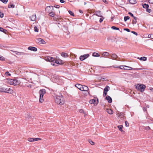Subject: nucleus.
Returning <instances> with one entry per match:
<instances>
[{"mask_svg":"<svg viewBox=\"0 0 153 153\" xmlns=\"http://www.w3.org/2000/svg\"><path fill=\"white\" fill-rule=\"evenodd\" d=\"M63 97L62 95L61 96H56L54 97L55 101L56 103L59 105H63L64 103L63 100Z\"/></svg>","mask_w":153,"mask_h":153,"instance_id":"obj_1","label":"nucleus"},{"mask_svg":"<svg viewBox=\"0 0 153 153\" xmlns=\"http://www.w3.org/2000/svg\"><path fill=\"white\" fill-rule=\"evenodd\" d=\"M46 93V91L45 89H43L40 90L39 91V93L40 94L39 101L41 103H42L44 101L43 97L44 95Z\"/></svg>","mask_w":153,"mask_h":153,"instance_id":"obj_2","label":"nucleus"},{"mask_svg":"<svg viewBox=\"0 0 153 153\" xmlns=\"http://www.w3.org/2000/svg\"><path fill=\"white\" fill-rule=\"evenodd\" d=\"M13 91L10 88H6L0 86V92L8 93L11 94L12 93Z\"/></svg>","mask_w":153,"mask_h":153,"instance_id":"obj_3","label":"nucleus"},{"mask_svg":"<svg viewBox=\"0 0 153 153\" xmlns=\"http://www.w3.org/2000/svg\"><path fill=\"white\" fill-rule=\"evenodd\" d=\"M120 67L119 68L120 69L126 70H138L142 69L141 68H133L131 67L128 66L126 65H121L120 66Z\"/></svg>","mask_w":153,"mask_h":153,"instance_id":"obj_4","label":"nucleus"},{"mask_svg":"<svg viewBox=\"0 0 153 153\" xmlns=\"http://www.w3.org/2000/svg\"><path fill=\"white\" fill-rule=\"evenodd\" d=\"M89 102L91 104H94V105H97L99 102L98 99L97 97H94V99L90 100Z\"/></svg>","mask_w":153,"mask_h":153,"instance_id":"obj_5","label":"nucleus"},{"mask_svg":"<svg viewBox=\"0 0 153 153\" xmlns=\"http://www.w3.org/2000/svg\"><path fill=\"white\" fill-rule=\"evenodd\" d=\"M146 88V86L144 85H140L139 86L136 87V89L137 90L141 92H143L144 91Z\"/></svg>","mask_w":153,"mask_h":153,"instance_id":"obj_6","label":"nucleus"},{"mask_svg":"<svg viewBox=\"0 0 153 153\" xmlns=\"http://www.w3.org/2000/svg\"><path fill=\"white\" fill-rule=\"evenodd\" d=\"M45 10L47 13H49L54 10L53 7L52 6H47L45 8Z\"/></svg>","mask_w":153,"mask_h":153,"instance_id":"obj_7","label":"nucleus"},{"mask_svg":"<svg viewBox=\"0 0 153 153\" xmlns=\"http://www.w3.org/2000/svg\"><path fill=\"white\" fill-rule=\"evenodd\" d=\"M36 42L40 44H45L46 42L41 38H38L36 39Z\"/></svg>","mask_w":153,"mask_h":153,"instance_id":"obj_8","label":"nucleus"},{"mask_svg":"<svg viewBox=\"0 0 153 153\" xmlns=\"http://www.w3.org/2000/svg\"><path fill=\"white\" fill-rule=\"evenodd\" d=\"M110 89L108 85H106L104 88L103 91V96L105 97L107 94V92Z\"/></svg>","mask_w":153,"mask_h":153,"instance_id":"obj_9","label":"nucleus"},{"mask_svg":"<svg viewBox=\"0 0 153 153\" xmlns=\"http://www.w3.org/2000/svg\"><path fill=\"white\" fill-rule=\"evenodd\" d=\"M89 56L88 54H86L83 55H81L79 57L80 60L81 61H83L87 58Z\"/></svg>","mask_w":153,"mask_h":153,"instance_id":"obj_10","label":"nucleus"},{"mask_svg":"<svg viewBox=\"0 0 153 153\" xmlns=\"http://www.w3.org/2000/svg\"><path fill=\"white\" fill-rule=\"evenodd\" d=\"M46 60L49 62H53L55 60V58L51 56L47 57Z\"/></svg>","mask_w":153,"mask_h":153,"instance_id":"obj_11","label":"nucleus"},{"mask_svg":"<svg viewBox=\"0 0 153 153\" xmlns=\"http://www.w3.org/2000/svg\"><path fill=\"white\" fill-rule=\"evenodd\" d=\"M28 49L29 50L33 51H37V49L36 48L34 47H32L31 46L28 47Z\"/></svg>","mask_w":153,"mask_h":153,"instance_id":"obj_12","label":"nucleus"},{"mask_svg":"<svg viewBox=\"0 0 153 153\" xmlns=\"http://www.w3.org/2000/svg\"><path fill=\"white\" fill-rule=\"evenodd\" d=\"M105 99L107 100L109 103H111L112 102V101L111 98L108 95H107L106 96Z\"/></svg>","mask_w":153,"mask_h":153,"instance_id":"obj_13","label":"nucleus"},{"mask_svg":"<svg viewBox=\"0 0 153 153\" xmlns=\"http://www.w3.org/2000/svg\"><path fill=\"white\" fill-rule=\"evenodd\" d=\"M30 18L31 21H35L36 20V15H33L30 17Z\"/></svg>","mask_w":153,"mask_h":153,"instance_id":"obj_14","label":"nucleus"},{"mask_svg":"<svg viewBox=\"0 0 153 153\" xmlns=\"http://www.w3.org/2000/svg\"><path fill=\"white\" fill-rule=\"evenodd\" d=\"M82 88L81 91H88V87L86 85H82Z\"/></svg>","mask_w":153,"mask_h":153,"instance_id":"obj_15","label":"nucleus"},{"mask_svg":"<svg viewBox=\"0 0 153 153\" xmlns=\"http://www.w3.org/2000/svg\"><path fill=\"white\" fill-rule=\"evenodd\" d=\"M82 85L81 84H76L75 85V86L77 88H78L81 91L82 90Z\"/></svg>","mask_w":153,"mask_h":153,"instance_id":"obj_16","label":"nucleus"},{"mask_svg":"<svg viewBox=\"0 0 153 153\" xmlns=\"http://www.w3.org/2000/svg\"><path fill=\"white\" fill-rule=\"evenodd\" d=\"M13 85H18L19 84V82L16 79H13Z\"/></svg>","mask_w":153,"mask_h":153,"instance_id":"obj_17","label":"nucleus"},{"mask_svg":"<svg viewBox=\"0 0 153 153\" xmlns=\"http://www.w3.org/2000/svg\"><path fill=\"white\" fill-rule=\"evenodd\" d=\"M118 127L121 131L123 133H124L125 132L123 130V126L122 125H120L118 126Z\"/></svg>","mask_w":153,"mask_h":153,"instance_id":"obj_18","label":"nucleus"},{"mask_svg":"<svg viewBox=\"0 0 153 153\" xmlns=\"http://www.w3.org/2000/svg\"><path fill=\"white\" fill-rule=\"evenodd\" d=\"M13 79H7V82L8 83L10 84V85H13Z\"/></svg>","mask_w":153,"mask_h":153,"instance_id":"obj_19","label":"nucleus"},{"mask_svg":"<svg viewBox=\"0 0 153 153\" xmlns=\"http://www.w3.org/2000/svg\"><path fill=\"white\" fill-rule=\"evenodd\" d=\"M111 57L113 59L116 60L117 57V55L115 53L112 54L111 56Z\"/></svg>","mask_w":153,"mask_h":153,"instance_id":"obj_20","label":"nucleus"},{"mask_svg":"<svg viewBox=\"0 0 153 153\" xmlns=\"http://www.w3.org/2000/svg\"><path fill=\"white\" fill-rule=\"evenodd\" d=\"M128 1L129 3L131 4H134L137 3L136 0H128Z\"/></svg>","mask_w":153,"mask_h":153,"instance_id":"obj_21","label":"nucleus"},{"mask_svg":"<svg viewBox=\"0 0 153 153\" xmlns=\"http://www.w3.org/2000/svg\"><path fill=\"white\" fill-rule=\"evenodd\" d=\"M0 31L3 32L6 34L7 32V31L6 29L0 27Z\"/></svg>","mask_w":153,"mask_h":153,"instance_id":"obj_22","label":"nucleus"},{"mask_svg":"<svg viewBox=\"0 0 153 153\" xmlns=\"http://www.w3.org/2000/svg\"><path fill=\"white\" fill-rule=\"evenodd\" d=\"M137 58L140 60H142L143 61H145L147 59V58L145 56L142 57L140 58L138 57Z\"/></svg>","mask_w":153,"mask_h":153,"instance_id":"obj_23","label":"nucleus"},{"mask_svg":"<svg viewBox=\"0 0 153 153\" xmlns=\"http://www.w3.org/2000/svg\"><path fill=\"white\" fill-rule=\"evenodd\" d=\"M134 20H133L132 22V24H136L137 22V20L138 19V18L137 17H134Z\"/></svg>","mask_w":153,"mask_h":153,"instance_id":"obj_24","label":"nucleus"},{"mask_svg":"<svg viewBox=\"0 0 153 153\" xmlns=\"http://www.w3.org/2000/svg\"><path fill=\"white\" fill-rule=\"evenodd\" d=\"M107 112L110 114H112L113 113V111L111 109H107L106 110Z\"/></svg>","mask_w":153,"mask_h":153,"instance_id":"obj_25","label":"nucleus"},{"mask_svg":"<svg viewBox=\"0 0 153 153\" xmlns=\"http://www.w3.org/2000/svg\"><path fill=\"white\" fill-rule=\"evenodd\" d=\"M55 15V13L53 11L49 13L48 15L52 17H54Z\"/></svg>","mask_w":153,"mask_h":153,"instance_id":"obj_26","label":"nucleus"},{"mask_svg":"<svg viewBox=\"0 0 153 153\" xmlns=\"http://www.w3.org/2000/svg\"><path fill=\"white\" fill-rule=\"evenodd\" d=\"M55 62H53V63H51V64L53 65H55V64H54V63H55L56 64H61V63H60L59 62V61L58 60H55H55H54Z\"/></svg>","mask_w":153,"mask_h":153,"instance_id":"obj_27","label":"nucleus"},{"mask_svg":"<svg viewBox=\"0 0 153 153\" xmlns=\"http://www.w3.org/2000/svg\"><path fill=\"white\" fill-rule=\"evenodd\" d=\"M15 7V5L13 4H12L10 3L8 4V7L9 8H13Z\"/></svg>","mask_w":153,"mask_h":153,"instance_id":"obj_28","label":"nucleus"},{"mask_svg":"<svg viewBox=\"0 0 153 153\" xmlns=\"http://www.w3.org/2000/svg\"><path fill=\"white\" fill-rule=\"evenodd\" d=\"M92 56L94 57H99L100 56L99 53L95 52H94L93 53Z\"/></svg>","mask_w":153,"mask_h":153,"instance_id":"obj_29","label":"nucleus"},{"mask_svg":"<svg viewBox=\"0 0 153 153\" xmlns=\"http://www.w3.org/2000/svg\"><path fill=\"white\" fill-rule=\"evenodd\" d=\"M149 7V6L148 4H143V7L144 8H148Z\"/></svg>","mask_w":153,"mask_h":153,"instance_id":"obj_30","label":"nucleus"},{"mask_svg":"<svg viewBox=\"0 0 153 153\" xmlns=\"http://www.w3.org/2000/svg\"><path fill=\"white\" fill-rule=\"evenodd\" d=\"M61 55L63 57H67L68 56V54L67 53L62 52L61 53Z\"/></svg>","mask_w":153,"mask_h":153,"instance_id":"obj_31","label":"nucleus"},{"mask_svg":"<svg viewBox=\"0 0 153 153\" xmlns=\"http://www.w3.org/2000/svg\"><path fill=\"white\" fill-rule=\"evenodd\" d=\"M109 55V53L107 52H104L102 53V55L103 56H108Z\"/></svg>","mask_w":153,"mask_h":153,"instance_id":"obj_32","label":"nucleus"},{"mask_svg":"<svg viewBox=\"0 0 153 153\" xmlns=\"http://www.w3.org/2000/svg\"><path fill=\"white\" fill-rule=\"evenodd\" d=\"M96 15L98 16H100L101 17V18H100V19L99 22L100 23H101L102 22V21L104 19V17L102 16H100L98 15L97 14H96Z\"/></svg>","mask_w":153,"mask_h":153,"instance_id":"obj_33","label":"nucleus"},{"mask_svg":"<svg viewBox=\"0 0 153 153\" xmlns=\"http://www.w3.org/2000/svg\"><path fill=\"white\" fill-rule=\"evenodd\" d=\"M130 19V17L129 16H125L124 18V20L125 22L126 21Z\"/></svg>","mask_w":153,"mask_h":153,"instance_id":"obj_34","label":"nucleus"},{"mask_svg":"<svg viewBox=\"0 0 153 153\" xmlns=\"http://www.w3.org/2000/svg\"><path fill=\"white\" fill-rule=\"evenodd\" d=\"M111 28L114 30H119V28L114 26L111 27Z\"/></svg>","mask_w":153,"mask_h":153,"instance_id":"obj_35","label":"nucleus"},{"mask_svg":"<svg viewBox=\"0 0 153 153\" xmlns=\"http://www.w3.org/2000/svg\"><path fill=\"white\" fill-rule=\"evenodd\" d=\"M68 12L71 16H74V13L71 11L69 10L68 11Z\"/></svg>","mask_w":153,"mask_h":153,"instance_id":"obj_36","label":"nucleus"},{"mask_svg":"<svg viewBox=\"0 0 153 153\" xmlns=\"http://www.w3.org/2000/svg\"><path fill=\"white\" fill-rule=\"evenodd\" d=\"M148 37L153 39V33L149 34L148 36Z\"/></svg>","mask_w":153,"mask_h":153,"instance_id":"obj_37","label":"nucleus"},{"mask_svg":"<svg viewBox=\"0 0 153 153\" xmlns=\"http://www.w3.org/2000/svg\"><path fill=\"white\" fill-rule=\"evenodd\" d=\"M33 139V138H29L28 139V141L30 142H34V140Z\"/></svg>","mask_w":153,"mask_h":153,"instance_id":"obj_38","label":"nucleus"},{"mask_svg":"<svg viewBox=\"0 0 153 153\" xmlns=\"http://www.w3.org/2000/svg\"><path fill=\"white\" fill-rule=\"evenodd\" d=\"M34 140V141H38L39 140H41V139L39 138H33V139Z\"/></svg>","mask_w":153,"mask_h":153,"instance_id":"obj_39","label":"nucleus"},{"mask_svg":"<svg viewBox=\"0 0 153 153\" xmlns=\"http://www.w3.org/2000/svg\"><path fill=\"white\" fill-rule=\"evenodd\" d=\"M13 52L15 54H16L17 55H21L20 52L16 51H14Z\"/></svg>","mask_w":153,"mask_h":153,"instance_id":"obj_40","label":"nucleus"},{"mask_svg":"<svg viewBox=\"0 0 153 153\" xmlns=\"http://www.w3.org/2000/svg\"><path fill=\"white\" fill-rule=\"evenodd\" d=\"M79 112L80 113H83L85 115L86 114V113L85 112V111H83V110L82 109H81L79 110Z\"/></svg>","mask_w":153,"mask_h":153,"instance_id":"obj_41","label":"nucleus"},{"mask_svg":"<svg viewBox=\"0 0 153 153\" xmlns=\"http://www.w3.org/2000/svg\"><path fill=\"white\" fill-rule=\"evenodd\" d=\"M144 129L146 130H149L151 129L150 128L149 126L144 127Z\"/></svg>","mask_w":153,"mask_h":153,"instance_id":"obj_42","label":"nucleus"},{"mask_svg":"<svg viewBox=\"0 0 153 153\" xmlns=\"http://www.w3.org/2000/svg\"><path fill=\"white\" fill-rule=\"evenodd\" d=\"M34 31L36 32H38L39 31V29L37 27L35 26L34 27Z\"/></svg>","mask_w":153,"mask_h":153,"instance_id":"obj_43","label":"nucleus"},{"mask_svg":"<svg viewBox=\"0 0 153 153\" xmlns=\"http://www.w3.org/2000/svg\"><path fill=\"white\" fill-rule=\"evenodd\" d=\"M113 38L115 39V38H114L113 37H109V38H108V39L109 41L110 40H111V42H114V41H112V39ZM114 41H115V40H114Z\"/></svg>","mask_w":153,"mask_h":153,"instance_id":"obj_44","label":"nucleus"},{"mask_svg":"<svg viewBox=\"0 0 153 153\" xmlns=\"http://www.w3.org/2000/svg\"><path fill=\"white\" fill-rule=\"evenodd\" d=\"M0 60L1 61H4L5 58L3 56L0 55Z\"/></svg>","mask_w":153,"mask_h":153,"instance_id":"obj_45","label":"nucleus"},{"mask_svg":"<svg viewBox=\"0 0 153 153\" xmlns=\"http://www.w3.org/2000/svg\"><path fill=\"white\" fill-rule=\"evenodd\" d=\"M125 126L126 127H128L129 126V124L127 121H125Z\"/></svg>","mask_w":153,"mask_h":153,"instance_id":"obj_46","label":"nucleus"},{"mask_svg":"<svg viewBox=\"0 0 153 153\" xmlns=\"http://www.w3.org/2000/svg\"><path fill=\"white\" fill-rule=\"evenodd\" d=\"M89 142L91 145H93L94 144V143L91 140H89Z\"/></svg>","mask_w":153,"mask_h":153,"instance_id":"obj_47","label":"nucleus"},{"mask_svg":"<svg viewBox=\"0 0 153 153\" xmlns=\"http://www.w3.org/2000/svg\"><path fill=\"white\" fill-rule=\"evenodd\" d=\"M128 14L130 15L133 18L135 16H134V15L131 12H129L128 13Z\"/></svg>","mask_w":153,"mask_h":153,"instance_id":"obj_48","label":"nucleus"},{"mask_svg":"<svg viewBox=\"0 0 153 153\" xmlns=\"http://www.w3.org/2000/svg\"><path fill=\"white\" fill-rule=\"evenodd\" d=\"M4 4H6L8 1V0H0Z\"/></svg>","mask_w":153,"mask_h":153,"instance_id":"obj_49","label":"nucleus"},{"mask_svg":"<svg viewBox=\"0 0 153 153\" xmlns=\"http://www.w3.org/2000/svg\"><path fill=\"white\" fill-rule=\"evenodd\" d=\"M146 9V11L147 12L150 13L152 11V10L151 9H149V8H147Z\"/></svg>","mask_w":153,"mask_h":153,"instance_id":"obj_50","label":"nucleus"},{"mask_svg":"<svg viewBox=\"0 0 153 153\" xmlns=\"http://www.w3.org/2000/svg\"><path fill=\"white\" fill-rule=\"evenodd\" d=\"M20 53L21 55H27L29 54L27 53H24L23 52H20Z\"/></svg>","mask_w":153,"mask_h":153,"instance_id":"obj_51","label":"nucleus"},{"mask_svg":"<svg viewBox=\"0 0 153 153\" xmlns=\"http://www.w3.org/2000/svg\"><path fill=\"white\" fill-rule=\"evenodd\" d=\"M4 16V13L2 12H0V17L3 18Z\"/></svg>","mask_w":153,"mask_h":153,"instance_id":"obj_52","label":"nucleus"},{"mask_svg":"<svg viewBox=\"0 0 153 153\" xmlns=\"http://www.w3.org/2000/svg\"><path fill=\"white\" fill-rule=\"evenodd\" d=\"M5 74L7 76H10L11 75V74L9 73L8 71H7L5 73Z\"/></svg>","mask_w":153,"mask_h":153,"instance_id":"obj_53","label":"nucleus"},{"mask_svg":"<svg viewBox=\"0 0 153 153\" xmlns=\"http://www.w3.org/2000/svg\"><path fill=\"white\" fill-rule=\"evenodd\" d=\"M148 2L149 4H153V0H148Z\"/></svg>","mask_w":153,"mask_h":153,"instance_id":"obj_54","label":"nucleus"},{"mask_svg":"<svg viewBox=\"0 0 153 153\" xmlns=\"http://www.w3.org/2000/svg\"><path fill=\"white\" fill-rule=\"evenodd\" d=\"M124 30H126V31H127L128 32H130V30L129 29H128V28H124Z\"/></svg>","mask_w":153,"mask_h":153,"instance_id":"obj_55","label":"nucleus"},{"mask_svg":"<svg viewBox=\"0 0 153 153\" xmlns=\"http://www.w3.org/2000/svg\"><path fill=\"white\" fill-rule=\"evenodd\" d=\"M146 118L150 120H151V121H152L153 120V119L152 118L150 117L149 116H147L146 117Z\"/></svg>","mask_w":153,"mask_h":153,"instance_id":"obj_56","label":"nucleus"},{"mask_svg":"<svg viewBox=\"0 0 153 153\" xmlns=\"http://www.w3.org/2000/svg\"><path fill=\"white\" fill-rule=\"evenodd\" d=\"M131 33L136 36H137L138 35L137 33L134 31H131Z\"/></svg>","mask_w":153,"mask_h":153,"instance_id":"obj_57","label":"nucleus"},{"mask_svg":"<svg viewBox=\"0 0 153 153\" xmlns=\"http://www.w3.org/2000/svg\"><path fill=\"white\" fill-rule=\"evenodd\" d=\"M54 7H55V8H59V7H60V6H59V5H57L55 4V5H54Z\"/></svg>","mask_w":153,"mask_h":153,"instance_id":"obj_58","label":"nucleus"},{"mask_svg":"<svg viewBox=\"0 0 153 153\" xmlns=\"http://www.w3.org/2000/svg\"><path fill=\"white\" fill-rule=\"evenodd\" d=\"M25 117L27 118H29L30 117L28 114H25Z\"/></svg>","mask_w":153,"mask_h":153,"instance_id":"obj_59","label":"nucleus"},{"mask_svg":"<svg viewBox=\"0 0 153 153\" xmlns=\"http://www.w3.org/2000/svg\"><path fill=\"white\" fill-rule=\"evenodd\" d=\"M105 3L106 4H108V1H107L106 0H103L102 1Z\"/></svg>","mask_w":153,"mask_h":153,"instance_id":"obj_60","label":"nucleus"},{"mask_svg":"<svg viewBox=\"0 0 153 153\" xmlns=\"http://www.w3.org/2000/svg\"><path fill=\"white\" fill-rule=\"evenodd\" d=\"M143 111H147V109H146V108H145V107H143Z\"/></svg>","mask_w":153,"mask_h":153,"instance_id":"obj_61","label":"nucleus"},{"mask_svg":"<svg viewBox=\"0 0 153 153\" xmlns=\"http://www.w3.org/2000/svg\"><path fill=\"white\" fill-rule=\"evenodd\" d=\"M60 1L61 3H64L65 2L64 0H60Z\"/></svg>","mask_w":153,"mask_h":153,"instance_id":"obj_62","label":"nucleus"},{"mask_svg":"<svg viewBox=\"0 0 153 153\" xmlns=\"http://www.w3.org/2000/svg\"><path fill=\"white\" fill-rule=\"evenodd\" d=\"M101 79H102V80H104L105 81L106 80V79L105 78H103L102 77H101Z\"/></svg>","mask_w":153,"mask_h":153,"instance_id":"obj_63","label":"nucleus"},{"mask_svg":"<svg viewBox=\"0 0 153 153\" xmlns=\"http://www.w3.org/2000/svg\"><path fill=\"white\" fill-rule=\"evenodd\" d=\"M79 11L80 13H83V11L81 10H79Z\"/></svg>","mask_w":153,"mask_h":153,"instance_id":"obj_64","label":"nucleus"}]
</instances>
